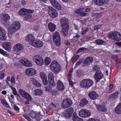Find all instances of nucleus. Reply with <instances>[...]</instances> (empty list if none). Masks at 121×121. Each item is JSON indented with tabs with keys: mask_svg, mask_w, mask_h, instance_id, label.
Segmentation results:
<instances>
[{
	"mask_svg": "<svg viewBox=\"0 0 121 121\" xmlns=\"http://www.w3.org/2000/svg\"><path fill=\"white\" fill-rule=\"evenodd\" d=\"M115 112L118 114H121V103L118 105L115 109Z\"/></svg>",
	"mask_w": 121,
	"mask_h": 121,
	"instance_id": "obj_32",
	"label": "nucleus"
},
{
	"mask_svg": "<svg viewBox=\"0 0 121 121\" xmlns=\"http://www.w3.org/2000/svg\"><path fill=\"white\" fill-rule=\"evenodd\" d=\"M33 60L34 62L39 65H42L44 63L42 58L39 55L35 56Z\"/></svg>",
	"mask_w": 121,
	"mask_h": 121,
	"instance_id": "obj_7",
	"label": "nucleus"
},
{
	"mask_svg": "<svg viewBox=\"0 0 121 121\" xmlns=\"http://www.w3.org/2000/svg\"><path fill=\"white\" fill-rule=\"evenodd\" d=\"M25 17L26 19H28L31 18L32 17V15L31 14H29V13H25Z\"/></svg>",
	"mask_w": 121,
	"mask_h": 121,
	"instance_id": "obj_52",
	"label": "nucleus"
},
{
	"mask_svg": "<svg viewBox=\"0 0 121 121\" xmlns=\"http://www.w3.org/2000/svg\"><path fill=\"white\" fill-rule=\"evenodd\" d=\"M83 60L84 59L82 58H80V60L76 63L75 65V67H77L78 65H80L82 62Z\"/></svg>",
	"mask_w": 121,
	"mask_h": 121,
	"instance_id": "obj_46",
	"label": "nucleus"
},
{
	"mask_svg": "<svg viewBox=\"0 0 121 121\" xmlns=\"http://www.w3.org/2000/svg\"><path fill=\"white\" fill-rule=\"evenodd\" d=\"M48 26L49 30L53 32L56 29V25L51 22L48 23Z\"/></svg>",
	"mask_w": 121,
	"mask_h": 121,
	"instance_id": "obj_24",
	"label": "nucleus"
},
{
	"mask_svg": "<svg viewBox=\"0 0 121 121\" xmlns=\"http://www.w3.org/2000/svg\"><path fill=\"white\" fill-rule=\"evenodd\" d=\"M88 102V101L85 98H83L81 101L80 103V106H82L86 104Z\"/></svg>",
	"mask_w": 121,
	"mask_h": 121,
	"instance_id": "obj_36",
	"label": "nucleus"
},
{
	"mask_svg": "<svg viewBox=\"0 0 121 121\" xmlns=\"http://www.w3.org/2000/svg\"><path fill=\"white\" fill-rule=\"evenodd\" d=\"M80 15L81 16H87V14L85 13H84V12H82L81 14H80Z\"/></svg>",
	"mask_w": 121,
	"mask_h": 121,
	"instance_id": "obj_64",
	"label": "nucleus"
},
{
	"mask_svg": "<svg viewBox=\"0 0 121 121\" xmlns=\"http://www.w3.org/2000/svg\"><path fill=\"white\" fill-rule=\"evenodd\" d=\"M72 120L73 121H83V119L79 117L75 112L74 113L73 115Z\"/></svg>",
	"mask_w": 121,
	"mask_h": 121,
	"instance_id": "obj_26",
	"label": "nucleus"
},
{
	"mask_svg": "<svg viewBox=\"0 0 121 121\" xmlns=\"http://www.w3.org/2000/svg\"><path fill=\"white\" fill-rule=\"evenodd\" d=\"M11 83L12 84H15V78L13 76L11 77Z\"/></svg>",
	"mask_w": 121,
	"mask_h": 121,
	"instance_id": "obj_57",
	"label": "nucleus"
},
{
	"mask_svg": "<svg viewBox=\"0 0 121 121\" xmlns=\"http://www.w3.org/2000/svg\"><path fill=\"white\" fill-rule=\"evenodd\" d=\"M102 5L107 4L108 1L109 0H101Z\"/></svg>",
	"mask_w": 121,
	"mask_h": 121,
	"instance_id": "obj_59",
	"label": "nucleus"
},
{
	"mask_svg": "<svg viewBox=\"0 0 121 121\" xmlns=\"http://www.w3.org/2000/svg\"><path fill=\"white\" fill-rule=\"evenodd\" d=\"M5 73L3 72L0 73V79H2L4 78Z\"/></svg>",
	"mask_w": 121,
	"mask_h": 121,
	"instance_id": "obj_56",
	"label": "nucleus"
},
{
	"mask_svg": "<svg viewBox=\"0 0 121 121\" xmlns=\"http://www.w3.org/2000/svg\"><path fill=\"white\" fill-rule=\"evenodd\" d=\"M37 114H38V115H37V118H36L38 121H39L40 119L42 118L40 114V113H38Z\"/></svg>",
	"mask_w": 121,
	"mask_h": 121,
	"instance_id": "obj_55",
	"label": "nucleus"
},
{
	"mask_svg": "<svg viewBox=\"0 0 121 121\" xmlns=\"http://www.w3.org/2000/svg\"><path fill=\"white\" fill-rule=\"evenodd\" d=\"M48 80L49 82L50 83H55L54 79V74L52 72H50L48 75Z\"/></svg>",
	"mask_w": 121,
	"mask_h": 121,
	"instance_id": "obj_28",
	"label": "nucleus"
},
{
	"mask_svg": "<svg viewBox=\"0 0 121 121\" xmlns=\"http://www.w3.org/2000/svg\"><path fill=\"white\" fill-rule=\"evenodd\" d=\"M93 83L92 80L86 78L81 81L80 83V85L82 88H88L92 86Z\"/></svg>",
	"mask_w": 121,
	"mask_h": 121,
	"instance_id": "obj_3",
	"label": "nucleus"
},
{
	"mask_svg": "<svg viewBox=\"0 0 121 121\" xmlns=\"http://www.w3.org/2000/svg\"><path fill=\"white\" fill-rule=\"evenodd\" d=\"M0 53L5 56H7L8 55L7 53L6 52L0 48Z\"/></svg>",
	"mask_w": 121,
	"mask_h": 121,
	"instance_id": "obj_44",
	"label": "nucleus"
},
{
	"mask_svg": "<svg viewBox=\"0 0 121 121\" xmlns=\"http://www.w3.org/2000/svg\"><path fill=\"white\" fill-rule=\"evenodd\" d=\"M45 64L46 65H48L50 63V58L48 57L46 58L44 60Z\"/></svg>",
	"mask_w": 121,
	"mask_h": 121,
	"instance_id": "obj_42",
	"label": "nucleus"
},
{
	"mask_svg": "<svg viewBox=\"0 0 121 121\" xmlns=\"http://www.w3.org/2000/svg\"><path fill=\"white\" fill-rule=\"evenodd\" d=\"M28 101H30L32 100V98L29 94L28 93V94L26 95V97H24Z\"/></svg>",
	"mask_w": 121,
	"mask_h": 121,
	"instance_id": "obj_43",
	"label": "nucleus"
},
{
	"mask_svg": "<svg viewBox=\"0 0 121 121\" xmlns=\"http://www.w3.org/2000/svg\"><path fill=\"white\" fill-rule=\"evenodd\" d=\"M50 2L53 6L58 10H60L61 7L60 5L56 0H50Z\"/></svg>",
	"mask_w": 121,
	"mask_h": 121,
	"instance_id": "obj_17",
	"label": "nucleus"
},
{
	"mask_svg": "<svg viewBox=\"0 0 121 121\" xmlns=\"http://www.w3.org/2000/svg\"><path fill=\"white\" fill-rule=\"evenodd\" d=\"M86 48L85 47H82L79 48L77 51L76 53H78L79 52H82L86 50Z\"/></svg>",
	"mask_w": 121,
	"mask_h": 121,
	"instance_id": "obj_48",
	"label": "nucleus"
},
{
	"mask_svg": "<svg viewBox=\"0 0 121 121\" xmlns=\"http://www.w3.org/2000/svg\"><path fill=\"white\" fill-rule=\"evenodd\" d=\"M14 48L15 51L17 52L20 51L23 48V45L22 44L20 43H17L16 44Z\"/></svg>",
	"mask_w": 121,
	"mask_h": 121,
	"instance_id": "obj_22",
	"label": "nucleus"
},
{
	"mask_svg": "<svg viewBox=\"0 0 121 121\" xmlns=\"http://www.w3.org/2000/svg\"><path fill=\"white\" fill-rule=\"evenodd\" d=\"M83 8H81L79 9H77L75 10V12L76 13H79L81 14L82 12H84Z\"/></svg>",
	"mask_w": 121,
	"mask_h": 121,
	"instance_id": "obj_47",
	"label": "nucleus"
},
{
	"mask_svg": "<svg viewBox=\"0 0 121 121\" xmlns=\"http://www.w3.org/2000/svg\"><path fill=\"white\" fill-rule=\"evenodd\" d=\"M20 61L22 64L26 66L30 67L32 65V63L30 61L26 59H22Z\"/></svg>",
	"mask_w": 121,
	"mask_h": 121,
	"instance_id": "obj_13",
	"label": "nucleus"
},
{
	"mask_svg": "<svg viewBox=\"0 0 121 121\" xmlns=\"http://www.w3.org/2000/svg\"><path fill=\"white\" fill-rule=\"evenodd\" d=\"M95 42L97 44L100 45L104 43V40L100 39H97L95 40Z\"/></svg>",
	"mask_w": 121,
	"mask_h": 121,
	"instance_id": "obj_38",
	"label": "nucleus"
},
{
	"mask_svg": "<svg viewBox=\"0 0 121 121\" xmlns=\"http://www.w3.org/2000/svg\"><path fill=\"white\" fill-rule=\"evenodd\" d=\"M3 48L6 50L9 51L11 50V43L10 42H6L3 43L2 44Z\"/></svg>",
	"mask_w": 121,
	"mask_h": 121,
	"instance_id": "obj_20",
	"label": "nucleus"
},
{
	"mask_svg": "<svg viewBox=\"0 0 121 121\" xmlns=\"http://www.w3.org/2000/svg\"><path fill=\"white\" fill-rule=\"evenodd\" d=\"M83 75V71L82 70L79 69L78 70L76 73V75L77 77H82Z\"/></svg>",
	"mask_w": 121,
	"mask_h": 121,
	"instance_id": "obj_39",
	"label": "nucleus"
},
{
	"mask_svg": "<svg viewBox=\"0 0 121 121\" xmlns=\"http://www.w3.org/2000/svg\"><path fill=\"white\" fill-rule=\"evenodd\" d=\"M38 113L37 112L32 110L29 113V115L31 118H37V116L38 115L37 114Z\"/></svg>",
	"mask_w": 121,
	"mask_h": 121,
	"instance_id": "obj_31",
	"label": "nucleus"
},
{
	"mask_svg": "<svg viewBox=\"0 0 121 121\" xmlns=\"http://www.w3.org/2000/svg\"><path fill=\"white\" fill-rule=\"evenodd\" d=\"M114 41L119 42L121 40V34L119 32L116 33Z\"/></svg>",
	"mask_w": 121,
	"mask_h": 121,
	"instance_id": "obj_27",
	"label": "nucleus"
},
{
	"mask_svg": "<svg viewBox=\"0 0 121 121\" xmlns=\"http://www.w3.org/2000/svg\"><path fill=\"white\" fill-rule=\"evenodd\" d=\"M69 85L71 87H73V83L71 79H68Z\"/></svg>",
	"mask_w": 121,
	"mask_h": 121,
	"instance_id": "obj_62",
	"label": "nucleus"
},
{
	"mask_svg": "<svg viewBox=\"0 0 121 121\" xmlns=\"http://www.w3.org/2000/svg\"><path fill=\"white\" fill-rule=\"evenodd\" d=\"M13 107L15 110L19 111V108L16 105H13Z\"/></svg>",
	"mask_w": 121,
	"mask_h": 121,
	"instance_id": "obj_61",
	"label": "nucleus"
},
{
	"mask_svg": "<svg viewBox=\"0 0 121 121\" xmlns=\"http://www.w3.org/2000/svg\"><path fill=\"white\" fill-rule=\"evenodd\" d=\"M30 81L33 84L39 87L41 86V84L35 78H32Z\"/></svg>",
	"mask_w": 121,
	"mask_h": 121,
	"instance_id": "obj_30",
	"label": "nucleus"
},
{
	"mask_svg": "<svg viewBox=\"0 0 121 121\" xmlns=\"http://www.w3.org/2000/svg\"><path fill=\"white\" fill-rule=\"evenodd\" d=\"M55 85L56 84L55 83H50V82H49L48 85L46 87L45 90L46 91L50 92L52 89V87L53 86H55Z\"/></svg>",
	"mask_w": 121,
	"mask_h": 121,
	"instance_id": "obj_29",
	"label": "nucleus"
},
{
	"mask_svg": "<svg viewBox=\"0 0 121 121\" xmlns=\"http://www.w3.org/2000/svg\"><path fill=\"white\" fill-rule=\"evenodd\" d=\"M20 94L23 97H26V95L28 94V93L26 92L24 90L22 89H20L19 91Z\"/></svg>",
	"mask_w": 121,
	"mask_h": 121,
	"instance_id": "obj_34",
	"label": "nucleus"
},
{
	"mask_svg": "<svg viewBox=\"0 0 121 121\" xmlns=\"http://www.w3.org/2000/svg\"><path fill=\"white\" fill-rule=\"evenodd\" d=\"M118 58L117 56V55H113L112 57V59L116 61V65H118L119 64V62L118 61H117Z\"/></svg>",
	"mask_w": 121,
	"mask_h": 121,
	"instance_id": "obj_50",
	"label": "nucleus"
},
{
	"mask_svg": "<svg viewBox=\"0 0 121 121\" xmlns=\"http://www.w3.org/2000/svg\"><path fill=\"white\" fill-rule=\"evenodd\" d=\"M114 86L113 84H110L109 86V91L111 90L113 88Z\"/></svg>",
	"mask_w": 121,
	"mask_h": 121,
	"instance_id": "obj_63",
	"label": "nucleus"
},
{
	"mask_svg": "<svg viewBox=\"0 0 121 121\" xmlns=\"http://www.w3.org/2000/svg\"><path fill=\"white\" fill-rule=\"evenodd\" d=\"M72 104V100L68 98L63 100L62 104L64 108H67L70 107Z\"/></svg>",
	"mask_w": 121,
	"mask_h": 121,
	"instance_id": "obj_11",
	"label": "nucleus"
},
{
	"mask_svg": "<svg viewBox=\"0 0 121 121\" xmlns=\"http://www.w3.org/2000/svg\"><path fill=\"white\" fill-rule=\"evenodd\" d=\"M119 93L118 91H116L115 92L111 94L109 96V97L110 98L115 99L117 98Z\"/></svg>",
	"mask_w": 121,
	"mask_h": 121,
	"instance_id": "obj_33",
	"label": "nucleus"
},
{
	"mask_svg": "<svg viewBox=\"0 0 121 121\" xmlns=\"http://www.w3.org/2000/svg\"><path fill=\"white\" fill-rule=\"evenodd\" d=\"M93 61L92 57L89 56L86 58L83 62L84 65L88 66L92 63Z\"/></svg>",
	"mask_w": 121,
	"mask_h": 121,
	"instance_id": "obj_15",
	"label": "nucleus"
},
{
	"mask_svg": "<svg viewBox=\"0 0 121 121\" xmlns=\"http://www.w3.org/2000/svg\"><path fill=\"white\" fill-rule=\"evenodd\" d=\"M10 87L12 90L13 94V95H17L18 97H20V95L17 93L16 88L12 86H11Z\"/></svg>",
	"mask_w": 121,
	"mask_h": 121,
	"instance_id": "obj_37",
	"label": "nucleus"
},
{
	"mask_svg": "<svg viewBox=\"0 0 121 121\" xmlns=\"http://www.w3.org/2000/svg\"><path fill=\"white\" fill-rule=\"evenodd\" d=\"M56 88L59 91H63L65 89V87L63 82L60 80H58L56 83Z\"/></svg>",
	"mask_w": 121,
	"mask_h": 121,
	"instance_id": "obj_12",
	"label": "nucleus"
},
{
	"mask_svg": "<svg viewBox=\"0 0 121 121\" xmlns=\"http://www.w3.org/2000/svg\"><path fill=\"white\" fill-rule=\"evenodd\" d=\"M23 116L28 121H31L30 118L28 116L27 114H25L23 115Z\"/></svg>",
	"mask_w": 121,
	"mask_h": 121,
	"instance_id": "obj_53",
	"label": "nucleus"
},
{
	"mask_svg": "<svg viewBox=\"0 0 121 121\" xmlns=\"http://www.w3.org/2000/svg\"><path fill=\"white\" fill-rule=\"evenodd\" d=\"M87 121H100L98 119H95L93 118H91L88 120Z\"/></svg>",
	"mask_w": 121,
	"mask_h": 121,
	"instance_id": "obj_58",
	"label": "nucleus"
},
{
	"mask_svg": "<svg viewBox=\"0 0 121 121\" xmlns=\"http://www.w3.org/2000/svg\"><path fill=\"white\" fill-rule=\"evenodd\" d=\"M51 71L55 74L59 73L61 69V67L59 63L55 61H53L50 66Z\"/></svg>",
	"mask_w": 121,
	"mask_h": 121,
	"instance_id": "obj_2",
	"label": "nucleus"
},
{
	"mask_svg": "<svg viewBox=\"0 0 121 121\" xmlns=\"http://www.w3.org/2000/svg\"><path fill=\"white\" fill-rule=\"evenodd\" d=\"M40 76L42 79H45V78H47L45 73L43 72L40 73Z\"/></svg>",
	"mask_w": 121,
	"mask_h": 121,
	"instance_id": "obj_51",
	"label": "nucleus"
},
{
	"mask_svg": "<svg viewBox=\"0 0 121 121\" xmlns=\"http://www.w3.org/2000/svg\"><path fill=\"white\" fill-rule=\"evenodd\" d=\"M94 3L95 4L99 5H102L101 0H94Z\"/></svg>",
	"mask_w": 121,
	"mask_h": 121,
	"instance_id": "obj_45",
	"label": "nucleus"
},
{
	"mask_svg": "<svg viewBox=\"0 0 121 121\" xmlns=\"http://www.w3.org/2000/svg\"><path fill=\"white\" fill-rule=\"evenodd\" d=\"M43 45V42L39 39L35 40L34 41L32 44V45L35 47L39 48L41 47Z\"/></svg>",
	"mask_w": 121,
	"mask_h": 121,
	"instance_id": "obj_14",
	"label": "nucleus"
},
{
	"mask_svg": "<svg viewBox=\"0 0 121 121\" xmlns=\"http://www.w3.org/2000/svg\"><path fill=\"white\" fill-rule=\"evenodd\" d=\"M88 96L92 100L95 99L98 97V95L95 91L90 92L88 94Z\"/></svg>",
	"mask_w": 121,
	"mask_h": 121,
	"instance_id": "obj_19",
	"label": "nucleus"
},
{
	"mask_svg": "<svg viewBox=\"0 0 121 121\" xmlns=\"http://www.w3.org/2000/svg\"><path fill=\"white\" fill-rule=\"evenodd\" d=\"M74 110L72 108H70L67 109L65 111V117H70L72 115V113L73 112Z\"/></svg>",
	"mask_w": 121,
	"mask_h": 121,
	"instance_id": "obj_18",
	"label": "nucleus"
},
{
	"mask_svg": "<svg viewBox=\"0 0 121 121\" xmlns=\"http://www.w3.org/2000/svg\"><path fill=\"white\" fill-rule=\"evenodd\" d=\"M116 32H113L111 33H109L108 35V37L110 39H113L114 40Z\"/></svg>",
	"mask_w": 121,
	"mask_h": 121,
	"instance_id": "obj_41",
	"label": "nucleus"
},
{
	"mask_svg": "<svg viewBox=\"0 0 121 121\" xmlns=\"http://www.w3.org/2000/svg\"><path fill=\"white\" fill-rule=\"evenodd\" d=\"M34 92L35 95H41L42 94L43 91L41 89H36L34 90Z\"/></svg>",
	"mask_w": 121,
	"mask_h": 121,
	"instance_id": "obj_35",
	"label": "nucleus"
},
{
	"mask_svg": "<svg viewBox=\"0 0 121 121\" xmlns=\"http://www.w3.org/2000/svg\"><path fill=\"white\" fill-rule=\"evenodd\" d=\"M97 109L98 111L100 112H105L106 111V107L103 105H98Z\"/></svg>",
	"mask_w": 121,
	"mask_h": 121,
	"instance_id": "obj_25",
	"label": "nucleus"
},
{
	"mask_svg": "<svg viewBox=\"0 0 121 121\" xmlns=\"http://www.w3.org/2000/svg\"><path fill=\"white\" fill-rule=\"evenodd\" d=\"M60 22L62 27V33L63 36H65L68 35L69 30V25L67 23V19L62 18L61 19Z\"/></svg>",
	"mask_w": 121,
	"mask_h": 121,
	"instance_id": "obj_1",
	"label": "nucleus"
},
{
	"mask_svg": "<svg viewBox=\"0 0 121 121\" xmlns=\"http://www.w3.org/2000/svg\"><path fill=\"white\" fill-rule=\"evenodd\" d=\"M80 57V56L78 55H76L74 57V58L73 59L72 61V63H74L76 60L78 59Z\"/></svg>",
	"mask_w": 121,
	"mask_h": 121,
	"instance_id": "obj_49",
	"label": "nucleus"
},
{
	"mask_svg": "<svg viewBox=\"0 0 121 121\" xmlns=\"http://www.w3.org/2000/svg\"><path fill=\"white\" fill-rule=\"evenodd\" d=\"M0 33V39L2 40H5L6 39L7 36L6 32L5 30L3 29H2Z\"/></svg>",
	"mask_w": 121,
	"mask_h": 121,
	"instance_id": "obj_21",
	"label": "nucleus"
},
{
	"mask_svg": "<svg viewBox=\"0 0 121 121\" xmlns=\"http://www.w3.org/2000/svg\"><path fill=\"white\" fill-rule=\"evenodd\" d=\"M20 27V24L19 22L17 21H15L8 28L9 32L13 34L17 30L19 29Z\"/></svg>",
	"mask_w": 121,
	"mask_h": 121,
	"instance_id": "obj_4",
	"label": "nucleus"
},
{
	"mask_svg": "<svg viewBox=\"0 0 121 121\" xmlns=\"http://www.w3.org/2000/svg\"><path fill=\"white\" fill-rule=\"evenodd\" d=\"M103 77V75L100 70H97L94 74V78L96 83L101 79Z\"/></svg>",
	"mask_w": 121,
	"mask_h": 121,
	"instance_id": "obj_9",
	"label": "nucleus"
},
{
	"mask_svg": "<svg viewBox=\"0 0 121 121\" xmlns=\"http://www.w3.org/2000/svg\"><path fill=\"white\" fill-rule=\"evenodd\" d=\"M10 18V16L9 14L6 13H3L1 20L2 24L6 27H8L9 20Z\"/></svg>",
	"mask_w": 121,
	"mask_h": 121,
	"instance_id": "obj_5",
	"label": "nucleus"
},
{
	"mask_svg": "<svg viewBox=\"0 0 121 121\" xmlns=\"http://www.w3.org/2000/svg\"><path fill=\"white\" fill-rule=\"evenodd\" d=\"M79 114L81 117L85 118L89 117L91 115V113L89 111L84 109H82L80 111Z\"/></svg>",
	"mask_w": 121,
	"mask_h": 121,
	"instance_id": "obj_8",
	"label": "nucleus"
},
{
	"mask_svg": "<svg viewBox=\"0 0 121 121\" xmlns=\"http://www.w3.org/2000/svg\"><path fill=\"white\" fill-rule=\"evenodd\" d=\"M26 40L30 42L32 44L35 40L34 36L31 34L28 35L26 37Z\"/></svg>",
	"mask_w": 121,
	"mask_h": 121,
	"instance_id": "obj_23",
	"label": "nucleus"
},
{
	"mask_svg": "<svg viewBox=\"0 0 121 121\" xmlns=\"http://www.w3.org/2000/svg\"><path fill=\"white\" fill-rule=\"evenodd\" d=\"M48 13L50 16L53 18H55L58 15L57 11L51 7H49Z\"/></svg>",
	"mask_w": 121,
	"mask_h": 121,
	"instance_id": "obj_10",
	"label": "nucleus"
},
{
	"mask_svg": "<svg viewBox=\"0 0 121 121\" xmlns=\"http://www.w3.org/2000/svg\"><path fill=\"white\" fill-rule=\"evenodd\" d=\"M43 83L45 85H47L48 83V82L47 80V78H45V79H42Z\"/></svg>",
	"mask_w": 121,
	"mask_h": 121,
	"instance_id": "obj_54",
	"label": "nucleus"
},
{
	"mask_svg": "<svg viewBox=\"0 0 121 121\" xmlns=\"http://www.w3.org/2000/svg\"><path fill=\"white\" fill-rule=\"evenodd\" d=\"M26 13H33L34 12V11L33 10L28 9H26Z\"/></svg>",
	"mask_w": 121,
	"mask_h": 121,
	"instance_id": "obj_60",
	"label": "nucleus"
},
{
	"mask_svg": "<svg viewBox=\"0 0 121 121\" xmlns=\"http://www.w3.org/2000/svg\"><path fill=\"white\" fill-rule=\"evenodd\" d=\"M26 9L22 8L19 12V14L21 15H25L26 13Z\"/></svg>",
	"mask_w": 121,
	"mask_h": 121,
	"instance_id": "obj_40",
	"label": "nucleus"
},
{
	"mask_svg": "<svg viewBox=\"0 0 121 121\" xmlns=\"http://www.w3.org/2000/svg\"><path fill=\"white\" fill-rule=\"evenodd\" d=\"M53 39L55 44L58 46H59L60 45V38L59 33L57 32H56L53 36Z\"/></svg>",
	"mask_w": 121,
	"mask_h": 121,
	"instance_id": "obj_6",
	"label": "nucleus"
},
{
	"mask_svg": "<svg viewBox=\"0 0 121 121\" xmlns=\"http://www.w3.org/2000/svg\"><path fill=\"white\" fill-rule=\"evenodd\" d=\"M25 73L26 75L29 76H31L34 75L36 73V71L35 70L31 68H30L26 69Z\"/></svg>",
	"mask_w": 121,
	"mask_h": 121,
	"instance_id": "obj_16",
	"label": "nucleus"
}]
</instances>
